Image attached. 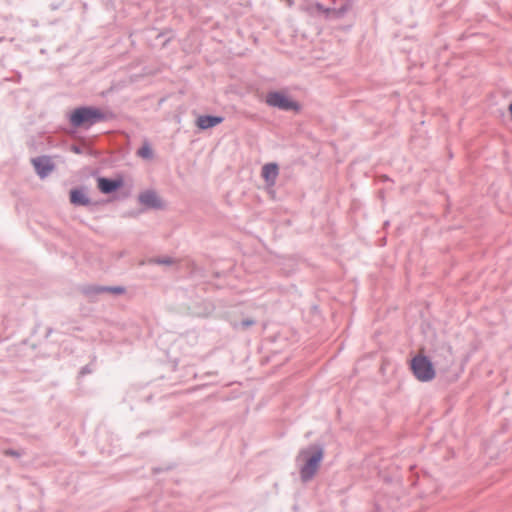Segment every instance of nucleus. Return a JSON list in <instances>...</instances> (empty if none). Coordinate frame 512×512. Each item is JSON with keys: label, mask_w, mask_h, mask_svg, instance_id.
<instances>
[{"label": "nucleus", "mask_w": 512, "mask_h": 512, "mask_svg": "<svg viewBox=\"0 0 512 512\" xmlns=\"http://www.w3.org/2000/svg\"><path fill=\"white\" fill-rule=\"evenodd\" d=\"M5 454L6 455H12V456H20V453L15 452V451H11V450L5 451Z\"/></svg>", "instance_id": "ddd939ff"}, {"label": "nucleus", "mask_w": 512, "mask_h": 512, "mask_svg": "<svg viewBox=\"0 0 512 512\" xmlns=\"http://www.w3.org/2000/svg\"><path fill=\"white\" fill-rule=\"evenodd\" d=\"M266 103L272 107H277L282 110H295L299 109L298 103L291 100L287 95L281 92H271L266 96Z\"/></svg>", "instance_id": "20e7f679"}, {"label": "nucleus", "mask_w": 512, "mask_h": 512, "mask_svg": "<svg viewBox=\"0 0 512 512\" xmlns=\"http://www.w3.org/2000/svg\"><path fill=\"white\" fill-rule=\"evenodd\" d=\"M70 201L75 205H87L89 200L81 190H72L70 192Z\"/></svg>", "instance_id": "9d476101"}, {"label": "nucleus", "mask_w": 512, "mask_h": 512, "mask_svg": "<svg viewBox=\"0 0 512 512\" xmlns=\"http://www.w3.org/2000/svg\"><path fill=\"white\" fill-rule=\"evenodd\" d=\"M140 201L144 205H147L149 207H160L161 201L158 198V196L153 192H145L141 194Z\"/></svg>", "instance_id": "1a4fd4ad"}, {"label": "nucleus", "mask_w": 512, "mask_h": 512, "mask_svg": "<svg viewBox=\"0 0 512 512\" xmlns=\"http://www.w3.org/2000/svg\"><path fill=\"white\" fill-rule=\"evenodd\" d=\"M101 118L99 111L91 108L76 109L70 117V121L74 126L84 124H92Z\"/></svg>", "instance_id": "7ed1b4c3"}, {"label": "nucleus", "mask_w": 512, "mask_h": 512, "mask_svg": "<svg viewBox=\"0 0 512 512\" xmlns=\"http://www.w3.org/2000/svg\"><path fill=\"white\" fill-rule=\"evenodd\" d=\"M137 154L144 159H150L153 156V151L148 143H144Z\"/></svg>", "instance_id": "9b49d317"}, {"label": "nucleus", "mask_w": 512, "mask_h": 512, "mask_svg": "<svg viewBox=\"0 0 512 512\" xmlns=\"http://www.w3.org/2000/svg\"><path fill=\"white\" fill-rule=\"evenodd\" d=\"M410 368L416 379L421 382H429L436 376L435 368L431 360L424 355L423 349L411 359Z\"/></svg>", "instance_id": "f03ea898"}, {"label": "nucleus", "mask_w": 512, "mask_h": 512, "mask_svg": "<svg viewBox=\"0 0 512 512\" xmlns=\"http://www.w3.org/2000/svg\"><path fill=\"white\" fill-rule=\"evenodd\" d=\"M253 324V321H245L244 322V325L245 326H249V325H252Z\"/></svg>", "instance_id": "4468645a"}, {"label": "nucleus", "mask_w": 512, "mask_h": 512, "mask_svg": "<svg viewBox=\"0 0 512 512\" xmlns=\"http://www.w3.org/2000/svg\"><path fill=\"white\" fill-rule=\"evenodd\" d=\"M278 176V166L275 163H269L263 166L262 168V177L265 182L272 186L275 184V181Z\"/></svg>", "instance_id": "423d86ee"}, {"label": "nucleus", "mask_w": 512, "mask_h": 512, "mask_svg": "<svg viewBox=\"0 0 512 512\" xmlns=\"http://www.w3.org/2000/svg\"><path fill=\"white\" fill-rule=\"evenodd\" d=\"M110 291L113 293H116V294H121L124 292V289L121 287H116V288H111Z\"/></svg>", "instance_id": "f8f14e48"}, {"label": "nucleus", "mask_w": 512, "mask_h": 512, "mask_svg": "<svg viewBox=\"0 0 512 512\" xmlns=\"http://www.w3.org/2000/svg\"><path fill=\"white\" fill-rule=\"evenodd\" d=\"M223 121L222 117L217 116H199L196 124L200 129H208L220 124Z\"/></svg>", "instance_id": "0eeeda50"}, {"label": "nucleus", "mask_w": 512, "mask_h": 512, "mask_svg": "<svg viewBox=\"0 0 512 512\" xmlns=\"http://www.w3.org/2000/svg\"><path fill=\"white\" fill-rule=\"evenodd\" d=\"M120 186H121V181H114V180H109L106 178L98 179V188L100 189L101 192H103L105 194L111 193L112 191L116 190Z\"/></svg>", "instance_id": "6e6552de"}, {"label": "nucleus", "mask_w": 512, "mask_h": 512, "mask_svg": "<svg viewBox=\"0 0 512 512\" xmlns=\"http://www.w3.org/2000/svg\"><path fill=\"white\" fill-rule=\"evenodd\" d=\"M37 174L40 177L47 176L54 168V165L48 157H38L32 160Z\"/></svg>", "instance_id": "39448f33"}, {"label": "nucleus", "mask_w": 512, "mask_h": 512, "mask_svg": "<svg viewBox=\"0 0 512 512\" xmlns=\"http://www.w3.org/2000/svg\"><path fill=\"white\" fill-rule=\"evenodd\" d=\"M324 455L323 448L320 446H311L303 449L298 456V460L302 462L300 467V475L303 481H308L318 471L319 465Z\"/></svg>", "instance_id": "f257e3e1"}]
</instances>
